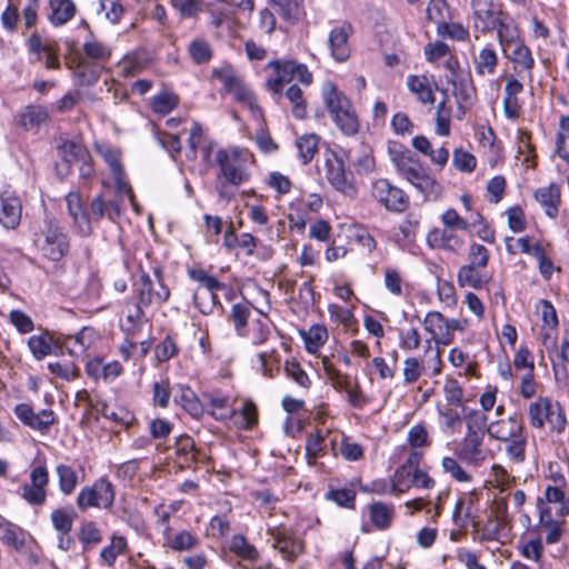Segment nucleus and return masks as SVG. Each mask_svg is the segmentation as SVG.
<instances>
[{
  "mask_svg": "<svg viewBox=\"0 0 569 569\" xmlns=\"http://www.w3.org/2000/svg\"><path fill=\"white\" fill-rule=\"evenodd\" d=\"M407 87L422 103H433L435 94L427 76L410 74L407 77Z\"/></svg>",
  "mask_w": 569,
  "mask_h": 569,
  "instance_id": "29",
  "label": "nucleus"
},
{
  "mask_svg": "<svg viewBox=\"0 0 569 569\" xmlns=\"http://www.w3.org/2000/svg\"><path fill=\"white\" fill-rule=\"evenodd\" d=\"M323 103L335 124L346 136H355L359 131V120L350 99L332 82L322 88Z\"/></svg>",
  "mask_w": 569,
  "mask_h": 569,
  "instance_id": "2",
  "label": "nucleus"
},
{
  "mask_svg": "<svg viewBox=\"0 0 569 569\" xmlns=\"http://www.w3.org/2000/svg\"><path fill=\"white\" fill-rule=\"evenodd\" d=\"M251 153L247 149L229 148L219 149L216 153V161L219 166L217 192L220 198L230 200L234 196V189L250 178L248 163Z\"/></svg>",
  "mask_w": 569,
  "mask_h": 569,
  "instance_id": "1",
  "label": "nucleus"
},
{
  "mask_svg": "<svg viewBox=\"0 0 569 569\" xmlns=\"http://www.w3.org/2000/svg\"><path fill=\"white\" fill-rule=\"evenodd\" d=\"M323 441L325 437L320 431L308 436L306 441V455L309 465H313L317 458L325 455V449L322 446Z\"/></svg>",
  "mask_w": 569,
  "mask_h": 569,
  "instance_id": "57",
  "label": "nucleus"
},
{
  "mask_svg": "<svg viewBox=\"0 0 569 569\" xmlns=\"http://www.w3.org/2000/svg\"><path fill=\"white\" fill-rule=\"evenodd\" d=\"M53 528L61 535H68L72 530L74 512L63 508H57L50 516Z\"/></svg>",
  "mask_w": 569,
  "mask_h": 569,
  "instance_id": "51",
  "label": "nucleus"
},
{
  "mask_svg": "<svg viewBox=\"0 0 569 569\" xmlns=\"http://www.w3.org/2000/svg\"><path fill=\"white\" fill-rule=\"evenodd\" d=\"M154 277L158 283V290L154 289V284L150 276L142 271L138 282L134 283V295L139 307L148 308L153 303L162 305L170 297V290L163 281L162 271L157 268L154 269Z\"/></svg>",
  "mask_w": 569,
  "mask_h": 569,
  "instance_id": "4",
  "label": "nucleus"
},
{
  "mask_svg": "<svg viewBox=\"0 0 569 569\" xmlns=\"http://www.w3.org/2000/svg\"><path fill=\"white\" fill-rule=\"evenodd\" d=\"M522 431V423L516 416L510 417L508 420L490 422L487 427L489 437L500 441H508Z\"/></svg>",
  "mask_w": 569,
  "mask_h": 569,
  "instance_id": "18",
  "label": "nucleus"
},
{
  "mask_svg": "<svg viewBox=\"0 0 569 569\" xmlns=\"http://www.w3.org/2000/svg\"><path fill=\"white\" fill-rule=\"evenodd\" d=\"M535 198L549 218H556L558 216L561 202V190L557 183L551 182L547 187L537 189Z\"/></svg>",
  "mask_w": 569,
  "mask_h": 569,
  "instance_id": "17",
  "label": "nucleus"
},
{
  "mask_svg": "<svg viewBox=\"0 0 569 569\" xmlns=\"http://www.w3.org/2000/svg\"><path fill=\"white\" fill-rule=\"evenodd\" d=\"M498 56L490 46L482 48L477 56L473 57L475 71L478 76L485 77L493 74L498 66Z\"/></svg>",
  "mask_w": 569,
  "mask_h": 569,
  "instance_id": "26",
  "label": "nucleus"
},
{
  "mask_svg": "<svg viewBox=\"0 0 569 569\" xmlns=\"http://www.w3.org/2000/svg\"><path fill=\"white\" fill-rule=\"evenodd\" d=\"M27 46L29 51L34 56L32 62H43L48 69L60 68L58 42H44L38 32H33L29 37Z\"/></svg>",
  "mask_w": 569,
  "mask_h": 569,
  "instance_id": "8",
  "label": "nucleus"
},
{
  "mask_svg": "<svg viewBox=\"0 0 569 569\" xmlns=\"http://www.w3.org/2000/svg\"><path fill=\"white\" fill-rule=\"evenodd\" d=\"M28 346L37 360H41L52 352L51 337L47 332L31 336Z\"/></svg>",
  "mask_w": 569,
  "mask_h": 569,
  "instance_id": "50",
  "label": "nucleus"
},
{
  "mask_svg": "<svg viewBox=\"0 0 569 569\" xmlns=\"http://www.w3.org/2000/svg\"><path fill=\"white\" fill-rule=\"evenodd\" d=\"M326 177L329 183L337 191L342 192L343 194L349 197H352L356 193L355 187L347 178L345 164L341 159H328L326 161Z\"/></svg>",
  "mask_w": 569,
  "mask_h": 569,
  "instance_id": "13",
  "label": "nucleus"
},
{
  "mask_svg": "<svg viewBox=\"0 0 569 569\" xmlns=\"http://www.w3.org/2000/svg\"><path fill=\"white\" fill-rule=\"evenodd\" d=\"M50 13L48 20L54 27H60L70 21L77 11L76 4L72 0H50Z\"/></svg>",
  "mask_w": 569,
  "mask_h": 569,
  "instance_id": "22",
  "label": "nucleus"
},
{
  "mask_svg": "<svg viewBox=\"0 0 569 569\" xmlns=\"http://www.w3.org/2000/svg\"><path fill=\"white\" fill-rule=\"evenodd\" d=\"M40 248L44 257L59 261L69 251L68 236L58 227H49Z\"/></svg>",
  "mask_w": 569,
  "mask_h": 569,
  "instance_id": "12",
  "label": "nucleus"
},
{
  "mask_svg": "<svg viewBox=\"0 0 569 569\" xmlns=\"http://www.w3.org/2000/svg\"><path fill=\"white\" fill-rule=\"evenodd\" d=\"M82 50L87 57L86 59L99 63L107 61L111 56L109 47L96 40L86 41Z\"/></svg>",
  "mask_w": 569,
  "mask_h": 569,
  "instance_id": "52",
  "label": "nucleus"
},
{
  "mask_svg": "<svg viewBox=\"0 0 569 569\" xmlns=\"http://www.w3.org/2000/svg\"><path fill=\"white\" fill-rule=\"evenodd\" d=\"M268 535L272 539V547L278 549L284 559L292 561L303 552V541L298 539L291 530L284 527L271 528Z\"/></svg>",
  "mask_w": 569,
  "mask_h": 569,
  "instance_id": "10",
  "label": "nucleus"
},
{
  "mask_svg": "<svg viewBox=\"0 0 569 569\" xmlns=\"http://www.w3.org/2000/svg\"><path fill=\"white\" fill-rule=\"evenodd\" d=\"M322 365L326 376L331 381L333 388L338 391H347L351 386L349 376L342 373L327 359H323Z\"/></svg>",
  "mask_w": 569,
  "mask_h": 569,
  "instance_id": "54",
  "label": "nucleus"
},
{
  "mask_svg": "<svg viewBox=\"0 0 569 569\" xmlns=\"http://www.w3.org/2000/svg\"><path fill=\"white\" fill-rule=\"evenodd\" d=\"M427 19L440 27L450 19L449 6L446 0H430L426 9Z\"/></svg>",
  "mask_w": 569,
  "mask_h": 569,
  "instance_id": "46",
  "label": "nucleus"
},
{
  "mask_svg": "<svg viewBox=\"0 0 569 569\" xmlns=\"http://www.w3.org/2000/svg\"><path fill=\"white\" fill-rule=\"evenodd\" d=\"M284 96L292 104L293 117L297 119H305L307 116V106L301 88L297 84H292L286 90Z\"/></svg>",
  "mask_w": 569,
  "mask_h": 569,
  "instance_id": "49",
  "label": "nucleus"
},
{
  "mask_svg": "<svg viewBox=\"0 0 569 569\" xmlns=\"http://www.w3.org/2000/svg\"><path fill=\"white\" fill-rule=\"evenodd\" d=\"M27 532L14 523L9 521L0 522V540L16 550H21L24 546Z\"/></svg>",
  "mask_w": 569,
  "mask_h": 569,
  "instance_id": "28",
  "label": "nucleus"
},
{
  "mask_svg": "<svg viewBox=\"0 0 569 569\" xmlns=\"http://www.w3.org/2000/svg\"><path fill=\"white\" fill-rule=\"evenodd\" d=\"M399 173L426 198L436 199L441 193V186L430 174L429 168L425 167L418 158L410 161Z\"/></svg>",
  "mask_w": 569,
  "mask_h": 569,
  "instance_id": "5",
  "label": "nucleus"
},
{
  "mask_svg": "<svg viewBox=\"0 0 569 569\" xmlns=\"http://www.w3.org/2000/svg\"><path fill=\"white\" fill-rule=\"evenodd\" d=\"M199 538L188 530H182L173 537L169 535L166 537V546L178 552L189 551L199 546Z\"/></svg>",
  "mask_w": 569,
  "mask_h": 569,
  "instance_id": "33",
  "label": "nucleus"
},
{
  "mask_svg": "<svg viewBox=\"0 0 569 569\" xmlns=\"http://www.w3.org/2000/svg\"><path fill=\"white\" fill-rule=\"evenodd\" d=\"M457 281L460 287H470L479 290L488 283L489 277L478 271L477 268L465 264L458 271Z\"/></svg>",
  "mask_w": 569,
  "mask_h": 569,
  "instance_id": "30",
  "label": "nucleus"
},
{
  "mask_svg": "<svg viewBox=\"0 0 569 569\" xmlns=\"http://www.w3.org/2000/svg\"><path fill=\"white\" fill-rule=\"evenodd\" d=\"M552 408L551 401L548 398L540 397L538 400L529 406V419L530 423L535 428H542L545 422L550 415Z\"/></svg>",
  "mask_w": 569,
  "mask_h": 569,
  "instance_id": "37",
  "label": "nucleus"
},
{
  "mask_svg": "<svg viewBox=\"0 0 569 569\" xmlns=\"http://www.w3.org/2000/svg\"><path fill=\"white\" fill-rule=\"evenodd\" d=\"M69 68L73 70L78 86H92L101 74L102 66L99 62L90 61L86 58L73 60Z\"/></svg>",
  "mask_w": 569,
  "mask_h": 569,
  "instance_id": "14",
  "label": "nucleus"
},
{
  "mask_svg": "<svg viewBox=\"0 0 569 569\" xmlns=\"http://www.w3.org/2000/svg\"><path fill=\"white\" fill-rule=\"evenodd\" d=\"M179 103V98L169 92H163L153 98L152 109L160 114H167L173 110Z\"/></svg>",
  "mask_w": 569,
  "mask_h": 569,
  "instance_id": "61",
  "label": "nucleus"
},
{
  "mask_svg": "<svg viewBox=\"0 0 569 569\" xmlns=\"http://www.w3.org/2000/svg\"><path fill=\"white\" fill-rule=\"evenodd\" d=\"M463 420L466 422V433L483 435L487 433L488 418L485 412L476 409H463Z\"/></svg>",
  "mask_w": 569,
  "mask_h": 569,
  "instance_id": "36",
  "label": "nucleus"
},
{
  "mask_svg": "<svg viewBox=\"0 0 569 569\" xmlns=\"http://www.w3.org/2000/svg\"><path fill=\"white\" fill-rule=\"evenodd\" d=\"M452 164L459 171L472 172L476 169L477 160L470 152L458 148L453 151Z\"/></svg>",
  "mask_w": 569,
  "mask_h": 569,
  "instance_id": "59",
  "label": "nucleus"
},
{
  "mask_svg": "<svg viewBox=\"0 0 569 569\" xmlns=\"http://www.w3.org/2000/svg\"><path fill=\"white\" fill-rule=\"evenodd\" d=\"M508 51H503L505 56L515 64V70H525L531 77V70L535 66V59L530 49L519 40L515 44H510Z\"/></svg>",
  "mask_w": 569,
  "mask_h": 569,
  "instance_id": "19",
  "label": "nucleus"
},
{
  "mask_svg": "<svg viewBox=\"0 0 569 569\" xmlns=\"http://www.w3.org/2000/svg\"><path fill=\"white\" fill-rule=\"evenodd\" d=\"M174 401L193 418L198 419L203 415V406L190 388H182Z\"/></svg>",
  "mask_w": 569,
  "mask_h": 569,
  "instance_id": "35",
  "label": "nucleus"
},
{
  "mask_svg": "<svg viewBox=\"0 0 569 569\" xmlns=\"http://www.w3.org/2000/svg\"><path fill=\"white\" fill-rule=\"evenodd\" d=\"M468 260L469 263L467 266H471L477 269L486 268L489 262V251L482 244L472 243L468 252Z\"/></svg>",
  "mask_w": 569,
  "mask_h": 569,
  "instance_id": "62",
  "label": "nucleus"
},
{
  "mask_svg": "<svg viewBox=\"0 0 569 569\" xmlns=\"http://www.w3.org/2000/svg\"><path fill=\"white\" fill-rule=\"evenodd\" d=\"M428 242L435 247L457 252L463 246V240L451 229H433L427 237Z\"/></svg>",
  "mask_w": 569,
  "mask_h": 569,
  "instance_id": "21",
  "label": "nucleus"
},
{
  "mask_svg": "<svg viewBox=\"0 0 569 569\" xmlns=\"http://www.w3.org/2000/svg\"><path fill=\"white\" fill-rule=\"evenodd\" d=\"M188 50L192 60L198 64L208 62L212 56L209 43L203 39L193 40Z\"/></svg>",
  "mask_w": 569,
  "mask_h": 569,
  "instance_id": "60",
  "label": "nucleus"
},
{
  "mask_svg": "<svg viewBox=\"0 0 569 569\" xmlns=\"http://www.w3.org/2000/svg\"><path fill=\"white\" fill-rule=\"evenodd\" d=\"M57 148L59 156L64 162L62 166L64 167L66 174L69 172L71 163L89 158L87 149L74 140L60 139Z\"/></svg>",
  "mask_w": 569,
  "mask_h": 569,
  "instance_id": "20",
  "label": "nucleus"
},
{
  "mask_svg": "<svg viewBox=\"0 0 569 569\" xmlns=\"http://www.w3.org/2000/svg\"><path fill=\"white\" fill-rule=\"evenodd\" d=\"M250 313L251 308L249 302H238L231 307L228 319L233 323L237 333L241 337L246 335V328Z\"/></svg>",
  "mask_w": 569,
  "mask_h": 569,
  "instance_id": "34",
  "label": "nucleus"
},
{
  "mask_svg": "<svg viewBox=\"0 0 569 569\" xmlns=\"http://www.w3.org/2000/svg\"><path fill=\"white\" fill-rule=\"evenodd\" d=\"M284 20L295 23L299 20L301 10L297 0H269Z\"/></svg>",
  "mask_w": 569,
  "mask_h": 569,
  "instance_id": "53",
  "label": "nucleus"
},
{
  "mask_svg": "<svg viewBox=\"0 0 569 569\" xmlns=\"http://www.w3.org/2000/svg\"><path fill=\"white\" fill-rule=\"evenodd\" d=\"M351 26L343 23L340 27L333 28L329 34V47L331 56L335 60L343 62L348 60L350 56V49L348 47V39L351 32Z\"/></svg>",
  "mask_w": 569,
  "mask_h": 569,
  "instance_id": "15",
  "label": "nucleus"
},
{
  "mask_svg": "<svg viewBox=\"0 0 569 569\" xmlns=\"http://www.w3.org/2000/svg\"><path fill=\"white\" fill-rule=\"evenodd\" d=\"M502 13L500 11L495 12L491 10H482L480 12H473L472 20L476 30L487 33L496 29L498 21Z\"/></svg>",
  "mask_w": 569,
  "mask_h": 569,
  "instance_id": "42",
  "label": "nucleus"
},
{
  "mask_svg": "<svg viewBox=\"0 0 569 569\" xmlns=\"http://www.w3.org/2000/svg\"><path fill=\"white\" fill-rule=\"evenodd\" d=\"M546 501L559 505L560 516H569V498L558 486H548L545 490Z\"/></svg>",
  "mask_w": 569,
  "mask_h": 569,
  "instance_id": "56",
  "label": "nucleus"
},
{
  "mask_svg": "<svg viewBox=\"0 0 569 569\" xmlns=\"http://www.w3.org/2000/svg\"><path fill=\"white\" fill-rule=\"evenodd\" d=\"M127 549V540L121 536H112L111 543L102 548L100 552L101 560L109 567L113 566L119 555Z\"/></svg>",
  "mask_w": 569,
  "mask_h": 569,
  "instance_id": "44",
  "label": "nucleus"
},
{
  "mask_svg": "<svg viewBox=\"0 0 569 569\" xmlns=\"http://www.w3.org/2000/svg\"><path fill=\"white\" fill-rule=\"evenodd\" d=\"M441 466L445 472L449 473L459 482H469L472 479L471 476L459 465L456 458L445 457Z\"/></svg>",
  "mask_w": 569,
  "mask_h": 569,
  "instance_id": "63",
  "label": "nucleus"
},
{
  "mask_svg": "<svg viewBox=\"0 0 569 569\" xmlns=\"http://www.w3.org/2000/svg\"><path fill=\"white\" fill-rule=\"evenodd\" d=\"M89 489L93 492L97 508L109 509L113 505L116 492L113 485L107 478H100L94 481Z\"/></svg>",
  "mask_w": 569,
  "mask_h": 569,
  "instance_id": "27",
  "label": "nucleus"
},
{
  "mask_svg": "<svg viewBox=\"0 0 569 569\" xmlns=\"http://www.w3.org/2000/svg\"><path fill=\"white\" fill-rule=\"evenodd\" d=\"M448 83L453 87V94L463 103H468L476 94L470 72H463L458 77H447Z\"/></svg>",
  "mask_w": 569,
  "mask_h": 569,
  "instance_id": "25",
  "label": "nucleus"
},
{
  "mask_svg": "<svg viewBox=\"0 0 569 569\" xmlns=\"http://www.w3.org/2000/svg\"><path fill=\"white\" fill-rule=\"evenodd\" d=\"M326 498L335 501L338 506L353 509L356 502V491L349 488L331 489L327 492Z\"/></svg>",
  "mask_w": 569,
  "mask_h": 569,
  "instance_id": "58",
  "label": "nucleus"
},
{
  "mask_svg": "<svg viewBox=\"0 0 569 569\" xmlns=\"http://www.w3.org/2000/svg\"><path fill=\"white\" fill-rule=\"evenodd\" d=\"M29 478L30 482L21 487V496L31 506H42L47 500L49 472L44 466H37Z\"/></svg>",
  "mask_w": 569,
  "mask_h": 569,
  "instance_id": "7",
  "label": "nucleus"
},
{
  "mask_svg": "<svg viewBox=\"0 0 569 569\" xmlns=\"http://www.w3.org/2000/svg\"><path fill=\"white\" fill-rule=\"evenodd\" d=\"M268 67L274 70L276 77L268 79L266 86L277 98H280L284 83L298 81L309 86L312 82V74L307 66L297 61L272 60L268 63Z\"/></svg>",
  "mask_w": 569,
  "mask_h": 569,
  "instance_id": "3",
  "label": "nucleus"
},
{
  "mask_svg": "<svg viewBox=\"0 0 569 569\" xmlns=\"http://www.w3.org/2000/svg\"><path fill=\"white\" fill-rule=\"evenodd\" d=\"M67 208L69 214L72 217L74 224L80 229L83 234L91 232V226L88 214L82 210L80 196L77 192H70L66 197Z\"/></svg>",
  "mask_w": 569,
  "mask_h": 569,
  "instance_id": "23",
  "label": "nucleus"
},
{
  "mask_svg": "<svg viewBox=\"0 0 569 569\" xmlns=\"http://www.w3.org/2000/svg\"><path fill=\"white\" fill-rule=\"evenodd\" d=\"M495 30H497V37L502 51H508L510 44H515V42L520 40L517 29L510 22L506 21L502 16Z\"/></svg>",
  "mask_w": 569,
  "mask_h": 569,
  "instance_id": "47",
  "label": "nucleus"
},
{
  "mask_svg": "<svg viewBox=\"0 0 569 569\" xmlns=\"http://www.w3.org/2000/svg\"><path fill=\"white\" fill-rule=\"evenodd\" d=\"M59 489L64 496H70L77 488L79 479L71 466L60 463L56 467Z\"/></svg>",
  "mask_w": 569,
  "mask_h": 569,
  "instance_id": "32",
  "label": "nucleus"
},
{
  "mask_svg": "<svg viewBox=\"0 0 569 569\" xmlns=\"http://www.w3.org/2000/svg\"><path fill=\"white\" fill-rule=\"evenodd\" d=\"M176 455L181 467L190 468L198 460L199 450L196 448L193 439L187 435L177 438Z\"/></svg>",
  "mask_w": 569,
  "mask_h": 569,
  "instance_id": "24",
  "label": "nucleus"
},
{
  "mask_svg": "<svg viewBox=\"0 0 569 569\" xmlns=\"http://www.w3.org/2000/svg\"><path fill=\"white\" fill-rule=\"evenodd\" d=\"M17 418L24 425L42 433L48 432L50 427L56 423L54 412L43 409L34 413L32 407L28 403H19L14 407Z\"/></svg>",
  "mask_w": 569,
  "mask_h": 569,
  "instance_id": "11",
  "label": "nucleus"
},
{
  "mask_svg": "<svg viewBox=\"0 0 569 569\" xmlns=\"http://www.w3.org/2000/svg\"><path fill=\"white\" fill-rule=\"evenodd\" d=\"M231 419L242 429H250L258 421V413L254 403L246 401L242 408L232 411Z\"/></svg>",
  "mask_w": 569,
  "mask_h": 569,
  "instance_id": "43",
  "label": "nucleus"
},
{
  "mask_svg": "<svg viewBox=\"0 0 569 569\" xmlns=\"http://www.w3.org/2000/svg\"><path fill=\"white\" fill-rule=\"evenodd\" d=\"M320 138L315 133L303 134L297 139L296 146L303 164L309 163L318 151Z\"/></svg>",
  "mask_w": 569,
  "mask_h": 569,
  "instance_id": "40",
  "label": "nucleus"
},
{
  "mask_svg": "<svg viewBox=\"0 0 569 569\" xmlns=\"http://www.w3.org/2000/svg\"><path fill=\"white\" fill-rule=\"evenodd\" d=\"M22 206L18 197L0 196V223L7 229H14L21 220Z\"/></svg>",
  "mask_w": 569,
  "mask_h": 569,
  "instance_id": "16",
  "label": "nucleus"
},
{
  "mask_svg": "<svg viewBox=\"0 0 569 569\" xmlns=\"http://www.w3.org/2000/svg\"><path fill=\"white\" fill-rule=\"evenodd\" d=\"M371 522L380 530L388 529L391 526L395 508L392 505L383 502H373L369 506Z\"/></svg>",
  "mask_w": 569,
  "mask_h": 569,
  "instance_id": "31",
  "label": "nucleus"
},
{
  "mask_svg": "<svg viewBox=\"0 0 569 569\" xmlns=\"http://www.w3.org/2000/svg\"><path fill=\"white\" fill-rule=\"evenodd\" d=\"M179 351L176 340L171 336H167L160 343L156 346L154 353L159 362L168 361Z\"/></svg>",
  "mask_w": 569,
  "mask_h": 569,
  "instance_id": "64",
  "label": "nucleus"
},
{
  "mask_svg": "<svg viewBox=\"0 0 569 569\" xmlns=\"http://www.w3.org/2000/svg\"><path fill=\"white\" fill-rule=\"evenodd\" d=\"M483 439V435L466 433L457 448V457L470 466L481 465L489 453Z\"/></svg>",
  "mask_w": 569,
  "mask_h": 569,
  "instance_id": "9",
  "label": "nucleus"
},
{
  "mask_svg": "<svg viewBox=\"0 0 569 569\" xmlns=\"http://www.w3.org/2000/svg\"><path fill=\"white\" fill-rule=\"evenodd\" d=\"M204 398L208 400L209 406L212 408L211 415L217 420L231 419L233 410L229 409V399L227 397L209 393L204 395Z\"/></svg>",
  "mask_w": 569,
  "mask_h": 569,
  "instance_id": "48",
  "label": "nucleus"
},
{
  "mask_svg": "<svg viewBox=\"0 0 569 569\" xmlns=\"http://www.w3.org/2000/svg\"><path fill=\"white\" fill-rule=\"evenodd\" d=\"M506 453L512 462L521 463L526 459L527 439L523 431L507 441Z\"/></svg>",
  "mask_w": 569,
  "mask_h": 569,
  "instance_id": "55",
  "label": "nucleus"
},
{
  "mask_svg": "<svg viewBox=\"0 0 569 569\" xmlns=\"http://www.w3.org/2000/svg\"><path fill=\"white\" fill-rule=\"evenodd\" d=\"M78 539L82 543L83 551H87L102 541V533L96 522L84 521L80 526Z\"/></svg>",
  "mask_w": 569,
  "mask_h": 569,
  "instance_id": "39",
  "label": "nucleus"
},
{
  "mask_svg": "<svg viewBox=\"0 0 569 569\" xmlns=\"http://www.w3.org/2000/svg\"><path fill=\"white\" fill-rule=\"evenodd\" d=\"M47 119L48 111L42 106H28L20 114V123L27 130L41 126Z\"/></svg>",
  "mask_w": 569,
  "mask_h": 569,
  "instance_id": "38",
  "label": "nucleus"
},
{
  "mask_svg": "<svg viewBox=\"0 0 569 569\" xmlns=\"http://www.w3.org/2000/svg\"><path fill=\"white\" fill-rule=\"evenodd\" d=\"M388 153L398 172L416 158L409 149L396 141L388 142Z\"/></svg>",
  "mask_w": 569,
  "mask_h": 569,
  "instance_id": "45",
  "label": "nucleus"
},
{
  "mask_svg": "<svg viewBox=\"0 0 569 569\" xmlns=\"http://www.w3.org/2000/svg\"><path fill=\"white\" fill-rule=\"evenodd\" d=\"M229 549L231 552L246 560L254 561L259 557L258 550L250 545L244 536L236 535L231 538Z\"/></svg>",
  "mask_w": 569,
  "mask_h": 569,
  "instance_id": "41",
  "label": "nucleus"
},
{
  "mask_svg": "<svg viewBox=\"0 0 569 569\" xmlns=\"http://www.w3.org/2000/svg\"><path fill=\"white\" fill-rule=\"evenodd\" d=\"M372 197L388 211L401 213L409 207V197L387 179H378L372 183Z\"/></svg>",
  "mask_w": 569,
  "mask_h": 569,
  "instance_id": "6",
  "label": "nucleus"
}]
</instances>
